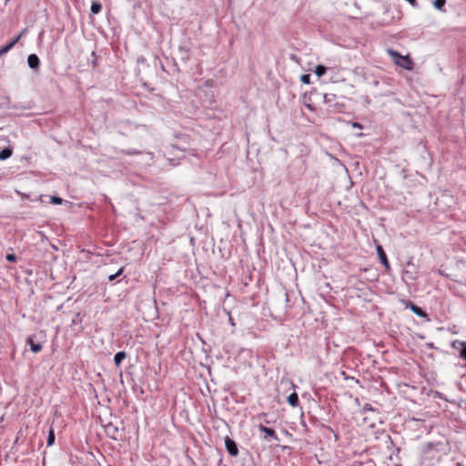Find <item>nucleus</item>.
I'll return each mask as SVG.
<instances>
[{
	"mask_svg": "<svg viewBox=\"0 0 466 466\" xmlns=\"http://www.w3.org/2000/svg\"><path fill=\"white\" fill-rule=\"evenodd\" d=\"M284 297H285V300H286V308L287 309L291 308L289 295V293L287 291L284 292Z\"/></svg>",
	"mask_w": 466,
	"mask_h": 466,
	"instance_id": "26",
	"label": "nucleus"
},
{
	"mask_svg": "<svg viewBox=\"0 0 466 466\" xmlns=\"http://www.w3.org/2000/svg\"><path fill=\"white\" fill-rule=\"evenodd\" d=\"M363 410L366 411V410H373V408L371 407L370 404L367 403L364 405L363 407Z\"/></svg>",
	"mask_w": 466,
	"mask_h": 466,
	"instance_id": "31",
	"label": "nucleus"
},
{
	"mask_svg": "<svg viewBox=\"0 0 466 466\" xmlns=\"http://www.w3.org/2000/svg\"><path fill=\"white\" fill-rule=\"evenodd\" d=\"M167 159L172 166H177L179 163L176 158L167 157Z\"/></svg>",
	"mask_w": 466,
	"mask_h": 466,
	"instance_id": "28",
	"label": "nucleus"
},
{
	"mask_svg": "<svg viewBox=\"0 0 466 466\" xmlns=\"http://www.w3.org/2000/svg\"><path fill=\"white\" fill-rule=\"evenodd\" d=\"M390 54L393 56H398L399 58L401 59V62H399V61H396V63L405 68V69H410L411 68V65H412V62L411 60L409 58V57H406V56H403L401 55H400L398 52L396 51H390Z\"/></svg>",
	"mask_w": 466,
	"mask_h": 466,
	"instance_id": "6",
	"label": "nucleus"
},
{
	"mask_svg": "<svg viewBox=\"0 0 466 466\" xmlns=\"http://www.w3.org/2000/svg\"><path fill=\"white\" fill-rule=\"evenodd\" d=\"M55 441H56L55 431L51 427L48 431V436H47V440H46L47 446H52L55 443Z\"/></svg>",
	"mask_w": 466,
	"mask_h": 466,
	"instance_id": "14",
	"label": "nucleus"
},
{
	"mask_svg": "<svg viewBox=\"0 0 466 466\" xmlns=\"http://www.w3.org/2000/svg\"><path fill=\"white\" fill-rule=\"evenodd\" d=\"M460 358L464 361L462 365L466 367V351H460Z\"/></svg>",
	"mask_w": 466,
	"mask_h": 466,
	"instance_id": "27",
	"label": "nucleus"
},
{
	"mask_svg": "<svg viewBox=\"0 0 466 466\" xmlns=\"http://www.w3.org/2000/svg\"><path fill=\"white\" fill-rule=\"evenodd\" d=\"M328 68L323 65H318L315 67L314 73L319 76H322L327 73Z\"/></svg>",
	"mask_w": 466,
	"mask_h": 466,
	"instance_id": "15",
	"label": "nucleus"
},
{
	"mask_svg": "<svg viewBox=\"0 0 466 466\" xmlns=\"http://www.w3.org/2000/svg\"><path fill=\"white\" fill-rule=\"evenodd\" d=\"M403 304L405 305L406 309H410L415 315L423 318L426 321L431 320L428 313L420 307L414 304L411 300H403Z\"/></svg>",
	"mask_w": 466,
	"mask_h": 466,
	"instance_id": "1",
	"label": "nucleus"
},
{
	"mask_svg": "<svg viewBox=\"0 0 466 466\" xmlns=\"http://www.w3.org/2000/svg\"><path fill=\"white\" fill-rule=\"evenodd\" d=\"M121 152L125 155L133 156V155H140L141 152L137 149H130V150H121Z\"/></svg>",
	"mask_w": 466,
	"mask_h": 466,
	"instance_id": "21",
	"label": "nucleus"
},
{
	"mask_svg": "<svg viewBox=\"0 0 466 466\" xmlns=\"http://www.w3.org/2000/svg\"><path fill=\"white\" fill-rule=\"evenodd\" d=\"M457 345H460L462 347L461 350H466V342L465 341H459V340H454L451 342V347L453 349H456L457 348Z\"/></svg>",
	"mask_w": 466,
	"mask_h": 466,
	"instance_id": "20",
	"label": "nucleus"
},
{
	"mask_svg": "<svg viewBox=\"0 0 466 466\" xmlns=\"http://www.w3.org/2000/svg\"><path fill=\"white\" fill-rule=\"evenodd\" d=\"M346 350H351L353 349L351 347H348Z\"/></svg>",
	"mask_w": 466,
	"mask_h": 466,
	"instance_id": "38",
	"label": "nucleus"
},
{
	"mask_svg": "<svg viewBox=\"0 0 466 466\" xmlns=\"http://www.w3.org/2000/svg\"><path fill=\"white\" fill-rule=\"evenodd\" d=\"M178 53L180 56V59L184 62H187L190 58V49L186 46H180L178 47Z\"/></svg>",
	"mask_w": 466,
	"mask_h": 466,
	"instance_id": "9",
	"label": "nucleus"
},
{
	"mask_svg": "<svg viewBox=\"0 0 466 466\" xmlns=\"http://www.w3.org/2000/svg\"><path fill=\"white\" fill-rule=\"evenodd\" d=\"M327 349H328V350H329V349H330V346H329V343H328V345H327Z\"/></svg>",
	"mask_w": 466,
	"mask_h": 466,
	"instance_id": "39",
	"label": "nucleus"
},
{
	"mask_svg": "<svg viewBox=\"0 0 466 466\" xmlns=\"http://www.w3.org/2000/svg\"><path fill=\"white\" fill-rule=\"evenodd\" d=\"M123 271H124V268L122 267L121 268L118 269V271L116 273L109 275V277H108L109 281L116 280L123 273Z\"/></svg>",
	"mask_w": 466,
	"mask_h": 466,
	"instance_id": "18",
	"label": "nucleus"
},
{
	"mask_svg": "<svg viewBox=\"0 0 466 466\" xmlns=\"http://www.w3.org/2000/svg\"><path fill=\"white\" fill-rule=\"evenodd\" d=\"M105 432L106 436L112 440L117 441L121 437L120 431L117 425L112 421L107 422L104 425Z\"/></svg>",
	"mask_w": 466,
	"mask_h": 466,
	"instance_id": "2",
	"label": "nucleus"
},
{
	"mask_svg": "<svg viewBox=\"0 0 466 466\" xmlns=\"http://www.w3.org/2000/svg\"><path fill=\"white\" fill-rule=\"evenodd\" d=\"M171 147L178 149V150H180L182 152H185L188 148V147H187L186 145H179V144H172Z\"/></svg>",
	"mask_w": 466,
	"mask_h": 466,
	"instance_id": "22",
	"label": "nucleus"
},
{
	"mask_svg": "<svg viewBox=\"0 0 466 466\" xmlns=\"http://www.w3.org/2000/svg\"><path fill=\"white\" fill-rule=\"evenodd\" d=\"M28 66L31 69L37 70L40 66V59L35 54H31L27 57Z\"/></svg>",
	"mask_w": 466,
	"mask_h": 466,
	"instance_id": "8",
	"label": "nucleus"
},
{
	"mask_svg": "<svg viewBox=\"0 0 466 466\" xmlns=\"http://www.w3.org/2000/svg\"><path fill=\"white\" fill-rule=\"evenodd\" d=\"M225 448L228 453L232 457H237L239 453L237 442L228 436L225 438Z\"/></svg>",
	"mask_w": 466,
	"mask_h": 466,
	"instance_id": "5",
	"label": "nucleus"
},
{
	"mask_svg": "<svg viewBox=\"0 0 466 466\" xmlns=\"http://www.w3.org/2000/svg\"><path fill=\"white\" fill-rule=\"evenodd\" d=\"M357 136L360 137H362V136H363V134H362V133H360V134H358Z\"/></svg>",
	"mask_w": 466,
	"mask_h": 466,
	"instance_id": "37",
	"label": "nucleus"
},
{
	"mask_svg": "<svg viewBox=\"0 0 466 466\" xmlns=\"http://www.w3.org/2000/svg\"><path fill=\"white\" fill-rule=\"evenodd\" d=\"M300 81L303 83V84H309L310 83V75L309 74H304L300 76Z\"/></svg>",
	"mask_w": 466,
	"mask_h": 466,
	"instance_id": "23",
	"label": "nucleus"
},
{
	"mask_svg": "<svg viewBox=\"0 0 466 466\" xmlns=\"http://www.w3.org/2000/svg\"><path fill=\"white\" fill-rule=\"evenodd\" d=\"M377 253L381 264L389 270L390 266L387 255L381 246H377Z\"/></svg>",
	"mask_w": 466,
	"mask_h": 466,
	"instance_id": "7",
	"label": "nucleus"
},
{
	"mask_svg": "<svg viewBox=\"0 0 466 466\" xmlns=\"http://www.w3.org/2000/svg\"><path fill=\"white\" fill-rule=\"evenodd\" d=\"M82 321V316L81 313L78 312L76 314L75 318L72 319V323L76 325Z\"/></svg>",
	"mask_w": 466,
	"mask_h": 466,
	"instance_id": "24",
	"label": "nucleus"
},
{
	"mask_svg": "<svg viewBox=\"0 0 466 466\" xmlns=\"http://www.w3.org/2000/svg\"><path fill=\"white\" fill-rule=\"evenodd\" d=\"M228 321L229 323L231 324V326H235V323H234V320L233 319L231 318L229 312H228Z\"/></svg>",
	"mask_w": 466,
	"mask_h": 466,
	"instance_id": "34",
	"label": "nucleus"
},
{
	"mask_svg": "<svg viewBox=\"0 0 466 466\" xmlns=\"http://www.w3.org/2000/svg\"><path fill=\"white\" fill-rule=\"evenodd\" d=\"M179 140L183 141V142H187L188 137L187 135H179L177 137Z\"/></svg>",
	"mask_w": 466,
	"mask_h": 466,
	"instance_id": "30",
	"label": "nucleus"
},
{
	"mask_svg": "<svg viewBox=\"0 0 466 466\" xmlns=\"http://www.w3.org/2000/svg\"><path fill=\"white\" fill-rule=\"evenodd\" d=\"M92 56H94V59L92 61V65L94 67L97 66V56L95 52H92Z\"/></svg>",
	"mask_w": 466,
	"mask_h": 466,
	"instance_id": "29",
	"label": "nucleus"
},
{
	"mask_svg": "<svg viewBox=\"0 0 466 466\" xmlns=\"http://www.w3.org/2000/svg\"><path fill=\"white\" fill-rule=\"evenodd\" d=\"M352 127H356V128H360V129L362 128V125L360 123H359V122H353L352 123Z\"/></svg>",
	"mask_w": 466,
	"mask_h": 466,
	"instance_id": "32",
	"label": "nucleus"
},
{
	"mask_svg": "<svg viewBox=\"0 0 466 466\" xmlns=\"http://www.w3.org/2000/svg\"><path fill=\"white\" fill-rule=\"evenodd\" d=\"M26 32V28H24L17 35H15L12 40H10L6 45L0 47V56L8 53L21 39L23 35Z\"/></svg>",
	"mask_w": 466,
	"mask_h": 466,
	"instance_id": "3",
	"label": "nucleus"
},
{
	"mask_svg": "<svg viewBox=\"0 0 466 466\" xmlns=\"http://www.w3.org/2000/svg\"><path fill=\"white\" fill-rule=\"evenodd\" d=\"M50 202L52 204L60 205L63 203V198H61L60 197H57V196H52L50 198Z\"/></svg>",
	"mask_w": 466,
	"mask_h": 466,
	"instance_id": "19",
	"label": "nucleus"
},
{
	"mask_svg": "<svg viewBox=\"0 0 466 466\" xmlns=\"http://www.w3.org/2000/svg\"><path fill=\"white\" fill-rule=\"evenodd\" d=\"M446 0H434L433 5L438 10H442L445 5Z\"/></svg>",
	"mask_w": 466,
	"mask_h": 466,
	"instance_id": "17",
	"label": "nucleus"
},
{
	"mask_svg": "<svg viewBox=\"0 0 466 466\" xmlns=\"http://www.w3.org/2000/svg\"><path fill=\"white\" fill-rule=\"evenodd\" d=\"M407 2H409L412 6H418V3H417V0H406Z\"/></svg>",
	"mask_w": 466,
	"mask_h": 466,
	"instance_id": "33",
	"label": "nucleus"
},
{
	"mask_svg": "<svg viewBox=\"0 0 466 466\" xmlns=\"http://www.w3.org/2000/svg\"><path fill=\"white\" fill-rule=\"evenodd\" d=\"M102 10V5L100 2H93L92 5H91V8H90V11L92 14L94 15H97L101 12Z\"/></svg>",
	"mask_w": 466,
	"mask_h": 466,
	"instance_id": "13",
	"label": "nucleus"
},
{
	"mask_svg": "<svg viewBox=\"0 0 466 466\" xmlns=\"http://www.w3.org/2000/svg\"><path fill=\"white\" fill-rule=\"evenodd\" d=\"M26 343L30 345V350H41L42 349L41 344L40 343H35L31 337H28L26 339Z\"/></svg>",
	"mask_w": 466,
	"mask_h": 466,
	"instance_id": "16",
	"label": "nucleus"
},
{
	"mask_svg": "<svg viewBox=\"0 0 466 466\" xmlns=\"http://www.w3.org/2000/svg\"><path fill=\"white\" fill-rule=\"evenodd\" d=\"M198 340L203 344L204 342L202 341L201 338L198 335Z\"/></svg>",
	"mask_w": 466,
	"mask_h": 466,
	"instance_id": "36",
	"label": "nucleus"
},
{
	"mask_svg": "<svg viewBox=\"0 0 466 466\" xmlns=\"http://www.w3.org/2000/svg\"><path fill=\"white\" fill-rule=\"evenodd\" d=\"M5 258L9 262H16V260H17L16 256L15 254H13V253L12 254H7L5 256Z\"/></svg>",
	"mask_w": 466,
	"mask_h": 466,
	"instance_id": "25",
	"label": "nucleus"
},
{
	"mask_svg": "<svg viewBox=\"0 0 466 466\" xmlns=\"http://www.w3.org/2000/svg\"><path fill=\"white\" fill-rule=\"evenodd\" d=\"M258 431L261 433H264L265 435L262 437L264 441H270L274 440L276 441H279V436L277 435L276 431L272 428H268L262 424L258 425Z\"/></svg>",
	"mask_w": 466,
	"mask_h": 466,
	"instance_id": "4",
	"label": "nucleus"
},
{
	"mask_svg": "<svg viewBox=\"0 0 466 466\" xmlns=\"http://www.w3.org/2000/svg\"><path fill=\"white\" fill-rule=\"evenodd\" d=\"M288 402L289 403V405H291L292 407H297L299 403V396L296 392H292L289 397H288Z\"/></svg>",
	"mask_w": 466,
	"mask_h": 466,
	"instance_id": "12",
	"label": "nucleus"
},
{
	"mask_svg": "<svg viewBox=\"0 0 466 466\" xmlns=\"http://www.w3.org/2000/svg\"><path fill=\"white\" fill-rule=\"evenodd\" d=\"M13 154V149L9 147L3 148L0 151V160H5L9 158Z\"/></svg>",
	"mask_w": 466,
	"mask_h": 466,
	"instance_id": "11",
	"label": "nucleus"
},
{
	"mask_svg": "<svg viewBox=\"0 0 466 466\" xmlns=\"http://www.w3.org/2000/svg\"><path fill=\"white\" fill-rule=\"evenodd\" d=\"M127 358L126 351H117L114 357V362L116 367H119L122 361Z\"/></svg>",
	"mask_w": 466,
	"mask_h": 466,
	"instance_id": "10",
	"label": "nucleus"
},
{
	"mask_svg": "<svg viewBox=\"0 0 466 466\" xmlns=\"http://www.w3.org/2000/svg\"><path fill=\"white\" fill-rule=\"evenodd\" d=\"M324 100H325V102H329L330 101V97H329L328 94L324 95Z\"/></svg>",
	"mask_w": 466,
	"mask_h": 466,
	"instance_id": "35",
	"label": "nucleus"
}]
</instances>
